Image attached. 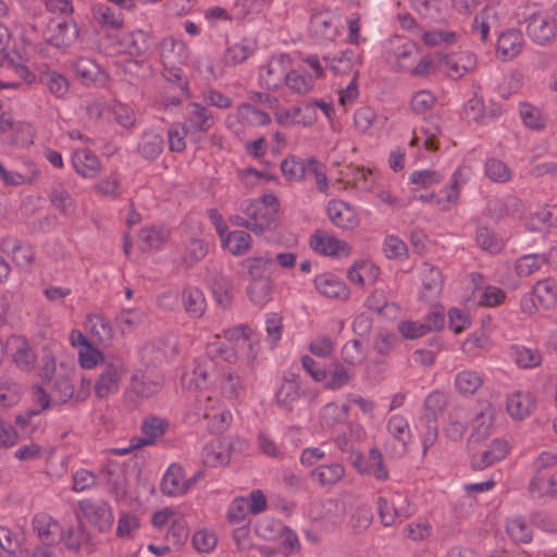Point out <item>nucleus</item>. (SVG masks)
<instances>
[{"mask_svg":"<svg viewBox=\"0 0 557 557\" xmlns=\"http://www.w3.org/2000/svg\"><path fill=\"white\" fill-rule=\"evenodd\" d=\"M387 431L396 442L394 454L397 457L403 456L407 450V444L411 438L408 421L399 416L395 414L389 418L387 422Z\"/></svg>","mask_w":557,"mask_h":557,"instance_id":"20","label":"nucleus"},{"mask_svg":"<svg viewBox=\"0 0 557 557\" xmlns=\"http://www.w3.org/2000/svg\"><path fill=\"white\" fill-rule=\"evenodd\" d=\"M78 37L77 24L73 21H51L46 32V40L55 48L69 47Z\"/></svg>","mask_w":557,"mask_h":557,"instance_id":"6","label":"nucleus"},{"mask_svg":"<svg viewBox=\"0 0 557 557\" xmlns=\"http://www.w3.org/2000/svg\"><path fill=\"white\" fill-rule=\"evenodd\" d=\"M151 44V37L141 29L132 32L127 40L129 53L136 55L145 54L150 49Z\"/></svg>","mask_w":557,"mask_h":557,"instance_id":"56","label":"nucleus"},{"mask_svg":"<svg viewBox=\"0 0 557 557\" xmlns=\"http://www.w3.org/2000/svg\"><path fill=\"white\" fill-rule=\"evenodd\" d=\"M326 213L331 222L342 230L354 231L360 224L355 209L343 200H330L326 206Z\"/></svg>","mask_w":557,"mask_h":557,"instance_id":"7","label":"nucleus"},{"mask_svg":"<svg viewBox=\"0 0 557 557\" xmlns=\"http://www.w3.org/2000/svg\"><path fill=\"white\" fill-rule=\"evenodd\" d=\"M21 398V386L11 380H0V407L9 408Z\"/></svg>","mask_w":557,"mask_h":557,"instance_id":"52","label":"nucleus"},{"mask_svg":"<svg viewBox=\"0 0 557 557\" xmlns=\"http://www.w3.org/2000/svg\"><path fill=\"white\" fill-rule=\"evenodd\" d=\"M468 410L463 407L456 408L449 414V421L444 429L445 435L451 441H459L462 438L467 430Z\"/></svg>","mask_w":557,"mask_h":557,"instance_id":"39","label":"nucleus"},{"mask_svg":"<svg viewBox=\"0 0 557 557\" xmlns=\"http://www.w3.org/2000/svg\"><path fill=\"white\" fill-rule=\"evenodd\" d=\"M521 207V200L515 196L491 198L486 205V214L492 219L499 220L504 216L519 212Z\"/></svg>","mask_w":557,"mask_h":557,"instance_id":"26","label":"nucleus"},{"mask_svg":"<svg viewBox=\"0 0 557 557\" xmlns=\"http://www.w3.org/2000/svg\"><path fill=\"white\" fill-rule=\"evenodd\" d=\"M207 252L208 249L203 240L199 238H190L186 246L185 253L182 257V262L186 268H191L203 259Z\"/></svg>","mask_w":557,"mask_h":557,"instance_id":"51","label":"nucleus"},{"mask_svg":"<svg viewBox=\"0 0 557 557\" xmlns=\"http://www.w3.org/2000/svg\"><path fill=\"white\" fill-rule=\"evenodd\" d=\"M131 391L139 397H151L158 394L162 387L159 380H153L146 373H134L129 384Z\"/></svg>","mask_w":557,"mask_h":557,"instance_id":"33","label":"nucleus"},{"mask_svg":"<svg viewBox=\"0 0 557 557\" xmlns=\"http://www.w3.org/2000/svg\"><path fill=\"white\" fill-rule=\"evenodd\" d=\"M184 309L189 318H201L207 308V301L201 289L195 286H187L182 292Z\"/></svg>","mask_w":557,"mask_h":557,"instance_id":"27","label":"nucleus"},{"mask_svg":"<svg viewBox=\"0 0 557 557\" xmlns=\"http://www.w3.org/2000/svg\"><path fill=\"white\" fill-rule=\"evenodd\" d=\"M299 399L300 384L298 375L294 373L284 375L283 382L275 393V403L277 407L286 412H292Z\"/></svg>","mask_w":557,"mask_h":557,"instance_id":"10","label":"nucleus"},{"mask_svg":"<svg viewBox=\"0 0 557 557\" xmlns=\"http://www.w3.org/2000/svg\"><path fill=\"white\" fill-rule=\"evenodd\" d=\"M222 246L234 256H243L251 246V236L245 231H233L222 238Z\"/></svg>","mask_w":557,"mask_h":557,"instance_id":"40","label":"nucleus"},{"mask_svg":"<svg viewBox=\"0 0 557 557\" xmlns=\"http://www.w3.org/2000/svg\"><path fill=\"white\" fill-rule=\"evenodd\" d=\"M508 450L509 446L506 441L495 438L488 449L472 456V469L475 471H481L493 466L494 463L503 460L507 456Z\"/></svg>","mask_w":557,"mask_h":557,"instance_id":"14","label":"nucleus"},{"mask_svg":"<svg viewBox=\"0 0 557 557\" xmlns=\"http://www.w3.org/2000/svg\"><path fill=\"white\" fill-rule=\"evenodd\" d=\"M184 469L177 463H172L164 473L160 490L164 495L176 496L186 493V485H184Z\"/></svg>","mask_w":557,"mask_h":557,"instance_id":"22","label":"nucleus"},{"mask_svg":"<svg viewBox=\"0 0 557 557\" xmlns=\"http://www.w3.org/2000/svg\"><path fill=\"white\" fill-rule=\"evenodd\" d=\"M486 176L497 183L507 182L510 178L509 168L500 160L491 158L485 162Z\"/></svg>","mask_w":557,"mask_h":557,"instance_id":"60","label":"nucleus"},{"mask_svg":"<svg viewBox=\"0 0 557 557\" xmlns=\"http://www.w3.org/2000/svg\"><path fill=\"white\" fill-rule=\"evenodd\" d=\"M64 546L70 553L91 554V544L82 528L70 529L64 539Z\"/></svg>","mask_w":557,"mask_h":557,"instance_id":"44","label":"nucleus"},{"mask_svg":"<svg viewBox=\"0 0 557 557\" xmlns=\"http://www.w3.org/2000/svg\"><path fill=\"white\" fill-rule=\"evenodd\" d=\"M512 356L517 366L523 369L536 368L542 362V354L537 348L516 345L512 347Z\"/></svg>","mask_w":557,"mask_h":557,"instance_id":"43","label":"nucleus"},{"mask_svg":"<svg viewBox=\"0 0 557 557\" xmlns=\"http://www.w3.org/2000/svg\"><path fill=\"white\" fill-rule=\"evenodd\" d=\"M520 116L524 125L530 129L540 131L546 126L547 120L540 109L530 103H521Z\"/></svg>","mask_w":557,"mask_h":557,"instance_id":"48","label":"nucleus"},{"mask_svg":"<svg viewBox=\"0 0 557 557\" xmlns=\"http://www.w3.org/2000/svg\"><path fill=\"white\" fill-rule=\"evenodd\" d=\"M49 384L53 395L58 398L59 403L64 404L70 398H72L74 394V386L67 376H55L54 380Z\"/></svg>","mask_w":557,"mask_h":557,"instance_id":"64","label":"nucleus"},{"mask_svg":"<svg viewBox=\"0 0 557 557\" xmlns=\"http://www.w3.org/2000/svg\"><path fill=\"white\" fill-rule=\"evenodd\" d=\"M244 212L250 216V231L257 235L275 227V210L262 211L258 202H248Z\"/></svg>","mask_w":557,"mask_h":557,"instance_id":"15","label":"nucleus"},{"mask_svg":"<svg viewBox=\"0 0 557 557\" xmlns=\"http://www.w3.org/2000/svg\"><path fill=\"white\" fill-rule=\"evenodd\" d=\"M308 159L302 160L295 156L284 159L281 163L283 176L288 181H299L306 177Z\"/></svg>","mask_w":557,"mask_h":557,"instance_id":"45","label":"nucleus"},{"mask_svg":"<svg viewBox=\"0 0 557 557\" xmlns=\"http://www.w3.org/2000/svg\"><path fill=\"white\" fill-rule=\"evenodd\" d=\"M528 491L539 498H557V472L549 475L546 473L533 474Z\"/></svg>","mask_w":557,"mask_h":557,"instance_id":"24","label":"nucleus"},{"mask_svg":"<svg viewBox=\"0 0 557 557\" xmlns=\"http://www.w3.org/2000/svg\"><path fill=\"white\" fill-rule=\"evenodd\" d=\"M231 447V443L218 440L207 444L203 448L202 458L203 462L210 467H218L226 465L230 461L227 448Z\"/></svg>","mask_w":557,"mask_h":557,"instance_id":"32","label":"nucleus"},{"mask_svg":"<svg viewBox=\"0 0 557 557\" xmlns=\"http://www.w3.org/2000/svg\"><path fill=\"white\" fill-rule=\"evenodd\" d=\"M49 199L53 207L63 214H72L75 211L74 199L64 188L58 187L52 189Z\"/></svg>","mask_w":557,"mask_h":557,"instance_id":"55","label":"nucleus"},{"mask_svg":"<svg viewBox=\"0 0 557 557\" xmlns=\"http://www.w3.org/2000/svg\"><path fill=\"white\" fill-rule=\"evenodd\" d=\"M34 408H28L15 417V423L24 432L33 433L37 428L36 419L40 413L50 408L54 401L51 400L49 394L40 386H35L32 393Z\"/></svg>","mask_w":557,"mask_h":557,"instance_id":"2","label":"nucleus"},{"mask_svg":"<svg viewBox=\"0 0 557 557\" xmlns=\"http://www.w3.org/2000/svg\"><path fill=\"white\" fill-rule=\"evenodd\" d=\"M556 30L555 21L542 14H533L528 20L527 34L539 45H545L553 39Z\"/></svg>","mask_w":557,"mask_h":557,"instance_id":"12","label":"nucleus"},{"mask_svg":"<svg viewBox=\"0 0 557 557\" xmlns=\"http://www.w3.org/2000/svg\"><path fill=\"white\" fill-rule=\"evenodd\" d=\"M33 530L46 546H52L62 537L61 525L46 513H38L33 518Z\"/></svg>","mask_w":557,"mask_h":557,"instance_id":"13","label":"nucleus"},{"mask_svg":"<svg viewBox=\"0 0 557 557\" xmlns=\"http://www.w3.org/2000/svg\"><path fill=\"white\" fill-rule=\"evenodd\" d=\"M497 20V13L494 8L485 7L482 12L475 15L473 21V28L479 30L480 38L483 42L488 39L491 24Z\"/></svg>","mask_w":557,"mask_h":557,"instance_id":"53","label":"nucleus"},{"mask_svg":"<svg viewBox=\"0 0 557 557\" xmlns=\"http://www.w3.org/2000/svg\"><path fill=\"white\" fill-rule=\"evenodd\" d=\"M125 372L124 360L115 355H107L100 362V373L95 384V393L99 398H106L116 393Z\"/></svg>","mask_w":557,"mask_h":557,"instance_id":"1","label":"nucleus"},{"mask_svg":"<svg viewBox=\"0 0 557 557\" xmlns=\"http://www.w3.org/2000/svg\"><path fill=\"white\" fill-rule=\"evenodd\" d=\"M215 383L223 397L227 399H236L244 391L240 376L228 367L221 368V371L215 379Z\"/></svg>","mask_w":557,"mask_h":557,"instance_id":"21","label":"nucleus"},{"mask_svg":"<svg viewBox=\"0 0 557 557\" xmlns=\"http://www.w3.org/2000/svg\"><path fill=\"white\" fill-rule=\"evenodd\" d=\"M168 422L158 417H150L145 419L141 424L143 437L133 438V447H144L151 445L156 440L162 436L166 430Z\"/></svg>","mask_w":557,"mask_h":557,"instance_id":"25","label":"nucleus"},{"mask_svg":"<svg viewBox=\"0 0 557 557\" xmlns=\"http://www.w3.org/2000/svg\"><path fill=\"white\" fill-rule=\"evenodd\" d=\"M92 17L104 28L119 29L123 26L122 7L114 8L106 3H98L92 7Z\"/></svg>","mask_w":557,"mask_h":557,"instance_id":"23","label":"nucleus"},{"mask_svg":"<svg viewBox=\"0 0 557 557\" xmlns=\"http://www.w3.org/2000/svg\"><path fill=\"white\" fill-rule=\"evenodd\" d=\"M78 506L85 519L100 532H106L111 529L113 515L108 503L100 499H83L78 502Z\"/></svg>","mask_w":557,"mask_h":557,"instance_id":"3","label":"nucleus"},{"mask_svg":"<svg viewBox=\"0 0 557 557\" xmlns=\"http://www.w3.org/2000/svg\"><path fill=\"white\" fill-rule=\"evenodd\" d=\"M317 290L329 298L347 299L349 289L346 284L332 273H323L314 278Z\"/></svg>","mask_w":557,"mask_h":557,"instance_id":"16","label":"nucleus"},{"mask_svg":"<svg viewBox=\"0 0 557 557\" xmlns=\"http://www.w3.org/2000/svg\"><path fill=\"white\" fill-rule=\"evenodd\" d=\"M273 281L271 278L250 280L247 286L249 299L258 305L264 306L272 299Z\"/></svg>","mask_w":557,"mask_h":557,"instance_id":"34","label":"nucleus"},{"mask_svg":"<svg viewBox=\"0 0 557 557\" xmlns=\"http://www.w3.org/2000/svg\"><path fill=\"white\" fill-rule=\"evenodd\" d=\"M422 292L420 299L431 300L443 289V275L438 268L424 263L421 270Z\"/></svg>","mask_w":557,"mask_h":557,"instance_id":"17","label":"nucleus"},{"mask_svg":"<svg viewBox=\"0 0 557 557\" xmlns=\"http://www.w3.org/2000/svg\"><path fill=\"white\" fill-rule=\"evenodd\" d=\"M373 520V513L369 506H359L349 518L348 525L355 532L359 533L368 529Z\"/></svg>","mask_w":557,"mask_h":557,"instance_id":"57","label":"nucleus"},{"mask_svg":"<svg viewBox=\"0 0 557 557\" xmlns=\"http://www.w3.org/2000/svg\"><path fill=\"white\" fill-rule=\"evenodd\" d=\"M377 510L381 522L385 527H391L408 517L407 510L403 507H396V504L385 497L377 498Z\"/></svg>","mask_w":557,"mask_h":557,"instance_id":"35","label":"nucleus"},{"mask_svg":"<svg viewBox=\"0 0 557 557\" xmlns=\"http://www.w3.org/2000/svg\"><path fill=\"white\" fill-rule=\"evenodd\" d=\"M476 243L483 250H487L491 253H496L503 248V242L487 227H480L478 230Z\"/></svg>","mask_w":557,"mask_h":557,"instance_id":"61","label":"nucleus"},{"mask_svg":"<svg viewBox=\"0 0 557 557\" xmlns=\"http://www.w3.org/2000/svg\"><path fill=\"white\" fill-rule=\"evenodd\" d=\"M72 164L76 173L83 177H95L100 171L99 158L89 149H77L72 154Z\"/></svg>","mask_w":557,"mask_h":557,"instance_id":"18","label":"nucleus"},{"mask_svg":"<svg viewBox=\"0 0 557 557\" xmlns=\"http://www.w3.org/2000/svg\"><path fill=\"white\" fill-rule=\"evenodd\" d=\"M533 295H535L539 305L544 309L552 308L557 298V284L553 280L539 281L533 286Z\"/></svg>","mask_w":557,"mask_h":557,"instance_id":"42","label":"nucleus"},{"mask_svg":"<svg viewBox=\"0 0 557 557\" xmlns=\"http://www.w3.org/2000/svg\"><path fill=\"white\" fill-rule=\"evenodd\" d=\"M345 475V469L341 463L322 465L310 472V478L321 486H332L339 482Z\"/></svg>","mask_w":557,"mask_h":557,"instance_id":"31","label":"nucleus"},{"mask_svg":"<svg viewBox=\"0 0 557 557\" xmlns=\"http://www.w3.org/2000/svg\"><path fill=\"white\" fill-rule=\"evenodd\" d=\"M163 137L153 131L145 132L137 145L138 153L148 161L156 160L163 150Z\"/></svg>","mask_w":557,"mask_h":557,"instance_id":"30","label":"nucleus"},{"mask_svg":"<svg viewBox=\"0 0 557 557\" xmlns=\"http://www.w3.org/2000/svg\"><path fill=\"white\" fill-rule=\"evenodd\" d=\"M170 230L164 226L144 228L139 234L141 249H159L170 238Z\"/></svg>","mask_w":557,"mask_h":557,"instance_id":"36","label":"nucleus"},{"mask_svg":"<svg viewBox=\"0 0 557 557\" xmlns=\"http://www.w3.org/2000/svg\"><path fill=\"white\" fill-rule=\"evenodd\" d=\"M310 246L314 251L331 257L339 256L341 252L348 255L350 251L346 242L339 240L337 237L320 230L311 235Z\"/></svg>","mask_w":557,"mask_h":557,"instance_id":"11","label":"nucleus"},{"mask_svg":"<svg viewBox=\"0 0 557 557\" xmlns=\"http://www.w3.org/2000/svg\"><path fill=\"white\" fill-rule=\"evenodd\" d=\"M523 44L522 33L510 28L503 32L497 40V51L506 59H512L521 51Z\"/></svg>","mask_w":557,"mask_h":557,"instance_id":"29","label":"nucleus"},{"mask_svg":"<svg viewBox=\"0 0 557 557\" xmlns=\"http://www.w3.org/2000/svg\"><path fill=\"white\" fill-rule=\"evenodd\" d=\"M448 400L444 393L433 392L424 400L423 421L434 420L437 422V417L443 412L447 406Z\"/></svg>","mask_w":557,"mask_h":557,"instance_id":"46","label":"nucleus"},{"mask_svg":"<svg viewBox=\"0 0 557 557\" xmlns=\"http://www.w3.org/2000/svg\"><path fill=\"white\" fill-rule=\"evenodd\" d=\"M221 368H219V361L209 355V349L206 348V352L197 357L194 361L193 375L197 388H207L215 383Z\"/></svg>","mask_w":557,"mask_h":557,"instance_id":"8","label":"nucleus"},{"mask_svg":"<svg viewBox=\"0 0 557 557\" xmlns=\"http://www.w3.org/2000/svg\"><path fill=\"white\" fill-rule=\"evenodd\" d=\"M310 32L322 39H331L334 36L332 18L325 13H315L310 20Z\"/></svg>","mask_w":557,"mask_h":557,"instance_id":"50","label":"nucleus"},{"mask_svg":"<svg viewBox=\"0 0 557 557\" xmlns=\"http://www.w3.org/2000/svg\"><path fill=\"white\" fill-rule=\"evenodd\" d=\"M435 58L438 64L445 65L450 71L449 76L456 79L461 78L476 66V57L469 51L453 54L438 51L435 53Z\"/></svg>","mask_w":557,"mask_h":557,"instance_id":"5","label":"nucleus"},{"mask_svg":"<svg viewBox=\"0 0 557 557\" xmlns=\"http://www.w3.org/2000/svg\"><path fill=\"white\" fill-rule=\"evenodd\" d=\"M190 133L185 124H173L168 131L169 148L173 152H182L186 148L185 137Z\"/></svg>","mask_w":557,"mask_h":557,"instance_id":"62","label":"nucleus"},{"mask_svg":"<svg viewBox=\"0 0 557 557\" xmlns=\"http://www.w3.org/2000/svg\"><path fill=\"white\" fill-rule=\"evenodd\" d=\"M483 377L473 370H462L455 377V386L457 391L466 396L473 395L482 385Z\"/></svg>","mask_w":557,"mask_h":557,"instance_id":"41","label":"nucleus"},{"mask_svg":"<svg viewBox=\"0 0 557 557\" xmlns=\"http://www.w3.org/2000/svg\"><path fill=\"white\" fill-rule=\"evenodd\" d=\"M546 261L545 255H525L517 260L516 271L520 276H528L537 271Z\"/></svg>","mask_w":557,"mask_h":557,"instance_id":"54","label":"nucleus"},{"mask_svg":"<svg viewBox=\"0 0 557 557\" xmlns=\"http://www.w3.org/2000/svg\"><path fill=\"white\" fill-rule=\"evenodd\" d=\"M285 85L294 92L305 95L310 92L314 86L313 77L306 71L292 70L286 73Z\"/></svg>","mask_w":557,"mask_h":557,"instance_id":"37","label":"nucleus"},{"mask_svg":"<svg viewBox=\"0 0 557 557\" xmlns=\"http://www.w3.org/2000/svg\"><path fill=\"white\" fill-rule=\"evenodd\" d=\"M289 58L287 54H282L278 58H272L265 71L260 73V79L264 83L268 89H276L282 85L285 78V61Z\"/></svg>","mask_w":557,"mask_h":557,"instance_id":"28","label":"nucleus"},{"mask_svg":"<svg viewBox=\"0 0 557 557\" xmlns=\"http://www.w3.org/2000/svg\"><path fill=\"white\" fill-rule=\"evenodd\" d=\"M21 550L20 535L5 527H0V554L14 556Z\"/></svg>","mask_w":557,"mask_h":557,"instance_id":"63","label":"nucleus"},{"mask_svg":"<svg viewBox=\"0 0 557 557\" xmlns=\"http://www.w3.org/2000/svg\"><path fill=\"white\" fill-rule=\"evenodd\" d=\"M233 283L230 278L221 277L213 285V295L215 301L223 309H227L231 307L233 302Z\"/></svg>","mask_w":557,"mask_h":557,"instance_id":"59","label":"nucleus"},{"mask_svg":"<svg viewBox=\"0 0 557 557\" xmlns=\"http://www.w3.org/2000/svg\"><path fill=\"white\" fill-rule=\"evenodd\" d=\"M0 250L7 256H11L16 267L21 269L29 270L35 261L33 247L13 236H7L1 239Z\"/></svg>","mask_w":557,"mask_h":557,"instance_id":"4","label":"nucleus"},{"mask_svg":"<svg viewBox=\"0 0 557 557\" xmlns=\"http://www.w3.org/2000/svg\"><path fill=\"white\" fill-rule=\"evenodd\" d=\"M343 360L350 364L356 366L366 359V350L359 339L348 341L342 348Z\"/></svg>","mask_w":557,"mask_h":557,"instance_id":"58","label":"nucleus"},{"mask_svg":"<svg viewBox=\"0 0 557 557\" xmlns=\"http://www.w3.org/2000/svg\"><path fill=\"white\" fill-rule=\"evenodd\" d=\"M532 401L529 395L521 392L512 394L507 399V411L508 413L518 420L523 419L530 413Z\"/></svg>","mask_w":557,"mask_h":557,"instance_id":"47","label":"nucleus"},{"mask_svg":"<svg viewBox=\"0 0 557 557\" xmlns=\"http://www.w3.org/2000/svg\"><path fill=\"white\" fill-rule=\"evenodd\" d=\"M240 265L247 270L250 280L271 278L270 274L276 270V262L269 255L248 257Z\"/></svg>","mask_w":557,"mask_h":557,"instance_id":"19","label":"nucleus"},{"mask_svg":"<svg viewBox=\"0 0 557 557\" xmlns=\"http://www.w3.org/2000/svg\"><path fill=\"white\" fill-rule=\"evenodd\" d=\"M38 81L58 98L63 97L69 91L70 85L67 78L57 71L49 70L41 72Z\"/></svg>","mask_w":557,"mask_h":557,"instance_id":"38","label":"nucleus"},{"mask_svg":"<svg viewBox=\"0 0 557 557\" xmlns=\"http://www.w3.org/2000/svg\"><path fill=\"white\" fill-rule=\"evenodd\" d=\"M185 126L190 133H207L214 124L212 112L203 104L190 102L186 106Z\"/></svg>","mask_w":557,"mask_h":557,"instance_id":"9","label":"nucleus"},{"mask_svg":"<svg viewBox=\"0 0 557 557\" xmlns=\"http://www.w3.org/2000/svg\"><path fill=\"white\" fill-rule=\"evenodd\" d=\"M506 531L515 542L530 543L532 532L522 517L509 518L506 522Z\"/></svg>","mask_w":557,"mask_h":557,"instance_id":"49","label":"nucleus"}]
</instances>
